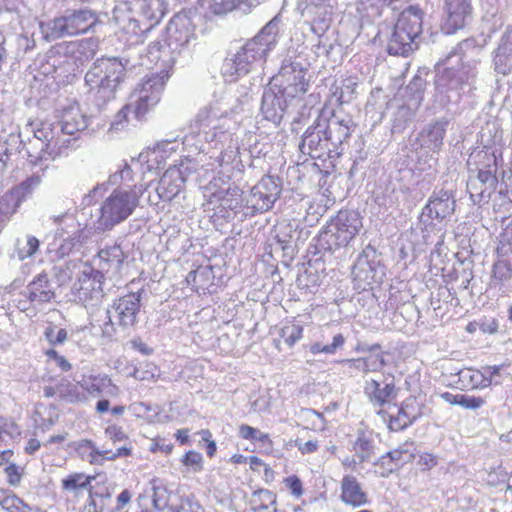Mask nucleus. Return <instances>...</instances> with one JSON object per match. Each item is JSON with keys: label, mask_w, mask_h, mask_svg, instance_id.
I'll list each match as a JSON object with an SVG mask.
<instances>
[{"label": "nucleus", "mask_w": 512, "mask_h": 512, "mask_svg": "<svg viewBox=\"0 0 512 512\" xmlns=\"http://www.w3.org/2000/svg\"><path fill=\"white\" fill-rule=\"evenodd\" d=\"M145 189L142 185L134 186L131 190L115 189L102 203L95 229L102 232L111 230L126 220L139 205V198Z\"/></svg>", "instance_id": "9"}, {"label": "nucleus", "mask_w": 512, "mask_h": 512, "mask_svg": "<svg viewBox=\"0 0 512 512\" xmlns=\"http://www.w3.org/2000/svg\"><path fill=\"white\" fill-rule=\"evenodd\" d=\"M306 74L307 68L299 57H287L282 61L278 74L272 78L270 84L290 99H295L307 92L309 83L305 78Z\"/></svg>", "instance_id": "10"}, {"label": "nucleus", "mask_w": 512, "mask_h": 512, "mask_svg": "<svg viewBox=\"0 0 512 512\" xmlns=\"http://www.w3.org/2000/svg\"><path fill=\"white\" fill-rule=\"evenodd\" d=\"M281 191L282 187L278 178L270 175L264 176L252 187L245 198L246 207L251 209L252 214L267 212L280 197Z\"/></svg>", "instance_id": "13"}, {"label": "nucleus", "mask_w": 512, "mask_h": 512, "mask_svg": "<svg viewBox=\"0 0 512 512\" xmlns=\"http://www.w3.org/2000/svg\"><path fill=\"white\" fill-rule=\"evenodd\" d=\"M195 25L186 13H177L166 27L163 41L149 45L148 53L163 62L175 63L182 53L190 51L196 44Z\"/></svg>", "instance_id": "3"}, {"label": "nucleus", "mask_w": 512, "mask_h": 512, "mask_svg": "<svg viewBox=\"0 0 512 512\" xmlns=\"http://www.w3.org/2000/svg\"><path fill=\"white\" fill-rule=\"evenodd\" d=\"M89 125V118L78 106H70L63 110L61 120L57 123L58 130L66 135H74L84 131Z\"/></svg>", "instance_id": "28"}, {"label": "nucleus", "mask_w": 512, "mask_h": 512, "mask_svg": "<svg viewBox=\"0 0 512 512\" xmlns=\"http://www.w3.org/2000/svg\"><path fill=\"white\" fill-rule=\"evenodd\" d=\"M492 69L503 76L512 72V28H506L492 52Z\"/></svg>", "instance_id": "22"}, {"label": "nucleus", "mask_w": 512, "mask_h": 512, "mask_svg": "<svg viewBox=\"0 0 512 512\" xmlns=\"http://www.w3.org/2000/svg\"><path fill=\"white\" fill-rule=\"evenodd\" d=\"M481 60H469V61H461V66L456 68L459 76L461 77V81L465 87H469V89H475Z\"/></svg>", "instance_id": "38"}, {"label": "nucleus", "mask_w": 512, "mask_h": 512, "mask_svg": "<svg viewBox=\"0 0 512 512\" xmlns=\"http://www.w3.org/2000/svg\"><path fill=\"white\" fill-rule=\"evenodd\" d=\"M427 81L421 75H415L406 87L407 97L418 106L424 97Z\"/></svg>", "instance_id": "44"}, {"label": "nucleus", "mask_w": 512, "mask_h": 512, "mask_svg": "<svg viewBox=\"0 0 512 512\" xmlns=\"http://www.w3.org/2000/svg\"><path fill=\"white\" fill-rule=\"evenodd\" d=\"M124 242V238H103L98 243V252L95 256H127Z\"/></svg>", "instance_id": "41"}, {"label": "nucleus", "mask_w": 512, "mask_h": 512, "mask_svg": "<svg viewBox=\"0 0 512 512\" xmlns=\"http://www.w3.org/2000/svg\"><path fill=\"white\" fill-rule=\"evenodd\" d=\"M374 465L380 466L383 469V472H381V476L387 477L394 471L398 470L399 468L395 465V463L390 459L388 456V453L382 455L375 463Z\"/></svg>", "instance_id": "64"}, {"label": "nucleus", "mask_w": 512, "mask_h": 512, "mask_svg": "<svg viewBox=\"0 0 512 512\" xmlns=\"http://www.w3.org/2000/svg\"><path fill=\"white\" fill-rule=\"evenodd\" d=\"M99 23L97 12L88 9H67L58 17L40 23V30L47 41L88 33Z\"/></svg>", "instance_id": "7"}, {"label": "nucleus", "mask_w": 512, "mask_h": 512, "mask_svg": "<svg viewBox=\"0 0 512 512\" xmlns=\"http://www.w3.org/2000/svg\"><path fill=\"white\" fill-rule=\"evenodd\" d=\"M376 261L369 258H357L356 262L352 265L351 274L354 279L360 281H374L376 277Z\"/></svg>", "instance_id": "37"}, {"label": "nucleus", "mask_w": 512, "mask_h": 512, "mask_svg": "<svg viewBox=\"0 0 512 512\" xmlns=\"http://www.w3.org/2000/svg\"><path fill=\"white\" fill-rule=\"evenodd\" d=\"M446 18L442 25L445 34H454L464 28L472 18L471 0H444Z\"/></svg>", "instance_id": "18"}, {"label": "nucleus", "mask_w": 512, "mask_h": 512, "mask_svg": "<svg viewBox=\"0 0 512 512\" xmlns=\"http://www.w3.org/2000/svg\"><path fill=\"white\" fill-rule=\"evenodd\" d=\"M109 258H99L98 267H94L91 263H80L78 261H70L66 269L61 270L59 280L65 281L71 278L70 266L73 268L79 267V275L77 281L72 286V294L76 302L81 303L85 307H95L104 296L103 282L104 273L103 269L108 265Z\"/></svg>", "instance_id": "5"}, {"label": "nucleus", "mask_w": 512, "mask_h": 512, "mask_svg": "<svg viewBox=\"0 0 512 512\" xmlns=\"http://www.w3.org/2000/svg\"><path fill=\"white\" fill-rule=\"evenodd\" d=\"M92 477H85L83 474L75 473L63 479L62 486L65 490H76L90 486Z\"/></svg>", "instance_id": "54"}, {"label": "nucleus", "mask_w": 512, "mask_h": 512, "mask_svg": "<svg viewBox=\"0 0 512 512\" xmlns=\"http://www.w3.org/2000/svg\"><path fill=\"white\" fill-rule=\"evenodd\" d=\"M496 133H497V131H496L494 125H492V127H490V125L487 124L486 127H483L481 129V131L479 132V141H480L483 149H485L486 151L482 150V151H478V152H473L471 154V157L472 158L480 157L483 152L485 153V155H487L488 150L491 149L492 146L495 144Z\"/></svg>", "instance_id": "47"}, {"label": "nucleus", "mask_w": 512, "mask_h": 512, "mask_svg": "<svg viewBox=\"0 0 512 512\" xmlns=\"http://www.w3.org/2000/svg\"><path fill=\"white\" fill-rule=\"evenodd\" d=\"M7 475V482L10 486L16 487L20 484L22 479V473L19 471V467L15 463H9L4 469Z\"/></svg>", "instance_id": "63"}, {"label": "nucleus", "mask_w": 512, "mask_h": 512, "mask_svg": "<svg viewBox=\"0 0 512 512\" xmlns=\"http://www.w3.org/2000/svg\"><path fill=\"white\" fill-rule=\"evenodd\" d=\"M57 390L59 397L69 403H76L85 399L78 386L66 378H62L57 382Z\"/></svg>", "instance_id": "42"}, {"label": "nucleus", "mask_w": 512, "mask_h": 512, "mask_svg": "<svg viewBox=\"0 0 512 512\" xmlns=\"http://www.w3.org/2000/svg\"><path fill=\"white\" fill-rule=\"evenodd\" d=\"M217 114L213 113V111L209 108L201 109L195 117L193 128L197 129V133H204L205 140H208V134L211 129H215L217 127Z\"/></svg>", "instance_id": "40"}, {"label": "nucleus", "mask_w": 512, "mask_h": 512, "mask_svg": "<svg viewBox=\"0 0 512 512\" xmlns=\"http://www.w3.org/2000/svg\"><path fill=\"white\" fill-rule=\"evenodd\" d=\"M299 150L312 159L334 158L319 116L302 135Z\"/></svg>", "instance_id": "16"}, {"label": "nucleus", "mask_w": 512, "mask_h": 512, "mask_svg": "<svg viewBox=\"0 0 512 512\" xmlns=\"http://www.w3.org/2000/svg\"><path fill=\"white\" fill-rule=\"evenodd\" d=\"M411 405L408 401H405L401 404L398 409V413L395 416H389L385 410H379L378 415H380L385 421L387 417H389L388 428L391 431H402L412 425L414 421L417 419L418 415L412 413L410 411Z\"/></svg>", "instance_id": "32"}, {"label": "nucleus", "mask_w": 512, "mask_h": 512, "mask_svg": "<svg viewBox=\"0 0 512 512\" xmlns=\"http://www.w3.org/2000/svg\"><path fill=\"white\" fill-rule=\"evenodd\" d=\"M303 327L298 324L285 325L280 330V336L284 342L292 347L302 337Z\"/></svg>", "instance_id": "52"}, {"label": "nucleus", "mask_w": 512, "mask_h": 512, "mask_svg": "<svg viewBox=\"0 0 512 512\" xmlns=\"http://www.w3.org/2000/svg\"><path fill=\"white\" fill-rule=\"evenodd\" d=\"M280 22L279 16H275L231 58H226L222 68L224 75L243 76L261 66L277 44Z\"/></svg>", "instance_id": "2"}, {"label": "nucleus", "mask_w": 512, "mask_h": 512, "mask_svg": "<svg viewBox=\"0 0 512 512\" xmlns=\"http://www.w3.org/2000/svg\"><path fill=\"white\" fill-rule=\"evenodd\" d=\"M25 295L29 297L30 301L36 304H43L50 302L55 293L51 288L47 274L41 273L30 282L25 290Z\"/></svg>", "instance_id": "29"}, {"label": "nucleus", "mask_w": 512, "mask_h": 512, "mask_svg": "<svg viewBox=\"0 0 512 512\" xmlns=\"http://www.w3.org/2000/svg\"><path fill=\"white\" fill-rule=\"evenodd\" d=\"M499 322L494 317L483 316L479 318V331L483 334L494 335L498 332Z\"/></svg>", "instance_id": "59"}, {"label": "nucleus", "mask_w": 512, "mask_h": 512, "mask_svg": "<svg viewBox=\"0 0 512 512\" xmlns=\"http://www.w3.org/2000/svg\"><path fill=\"white\" fill-rule=\"evenodd\" d=\"M414 111L409 106H401L396 114L392 126V132H401L405 129L407 123L411 122L414 118Z\"/></svg>", "instance_id": "49"}, {"label": "nucleus", "mask_w": 512, "mask_h": 512, "mask_svg": "<svg viewBox=\"0 0 512 512\" xmlns=\"http://www.w3.org/2000/svg\"><path fill=\"white\" fill-rule=\"evenodd\" d=\"M364 394L373 406L382 407L396 399L398 389L393 379L390 381L387 378L382 381L370 379L365 381Z\"/></svg>", "instance_id": "21"}, {"label": "nucleus", "mask_w": 512, "mask_h": 512, "mask_svg": "<svg viewBox=\"0 0 512 512\" xmlns=\"http://www.w3.org/2000/svg\"><path fill=\"white\" fill-rule=\"evenodd\" d=\"M164 0H130L113 9V19L129 33L140 34L156 26L166 13Z\"/></svg>", "instance_id": "4"}, {"label": "nucleus", "mask_w": 512, "mask_h": 512, "mask_svg": "<svg viewBox=\"0 0 512 512\" xmlns=\"http://www.w3.org/2000/svg\"><path fill=\"white\" fill-rule=\"evenodd\" d=\"M253 94V87L249 81H247V83L237 85L234 94L231 95L230 98L235 99L238 104L231 107V112H238V110H241L243 105L249 103Z\"/></svg>", "instance_id": "46"}, {"label": "nucleus", "mask_w": 512, "mask_h": 512, "mask_svg": "<svg viewBox=\"0 0 512 512\" xmlns=\"http://www.w3.org/2000/svg\"><path fill=\"white\" fill-rule=\"evenodd\" d=\"M46 340L53 346L63 344L68 338V332L64 328L57 329L56 326L49 324L44 330Z\"/></svg>", "instance_id": "53"}, {"label": "nucleus", "mask_w": 512, "mask_h": 512, "mask_svg": "<svg viewBox=\"0 0 512 512\" xmlns=\"http://www.w3.org/2000/svg\"><path fill=\"white\" fill-rule=\"evenodd\" d=\"M423 11L409 6L398 17L387 43L390 55L407 57L418 47L417 39L422 33Z\"/></svg>", "instance_id": "8"}, {"label": "nucleus", "mask_w": 512, "mask_h": 512, "mask_svg": "<svg viewBox=\"0 0 512 512\" xmlns=\"http://www.w3.org/2000/svg\"><path fill=\"white\" fill-rule=\"evenodd\" d=\"M319 118L334 157L341 156L344 152V144L355 128L352 118L349 116L340 117L335 113H332L330 117L321 114Z\"/></svg>", "instance_id": "15"}, {"label": "nucleus", "mask_w": 512, "mask_h": 512, "mask_svg": "<svg viewBox=\"0 0 512 512\" xmlns=\"http://www.w3.org/2000/svg\"><path fill=\"white\" fill-rule=\"evenodd\" d=\"M31 126L33 139H37L43 143L56 144V151H58L61 146L66 145V141H60L59 139L57 124L41 121L35 125L31 124Z\"/></svg>", "instance_id": "35"}, {"label": "nucleus", "mask_w": 512, "mask_h": 512, "mask_svg": "<svg viewBox=\"0 0 512 512\" xmlns=\"http://www.w3.org/2000/svg\"><path fill=\"white\" fill-rule=\"evenodd\" d=\"M293 100L270 84L262 94L260 112L263 119L272 122L276 126L280 125L289 104Z\"/></svg>", "instance_id": "17"}, {"label": "nucleus", "mask_w": 512, "mask_h": 512, "mask_svg": "<svg viewBox=\"0 0 512 512\" xmlns=\"http://www.w3.org/2000/svg\"><path fill=\"white\" fill-rule=\"evenodd\" d=\"M23 188L15 186L0 197V228L10 219L24 201Z\"/></svg>", "instance_id": "33"}, {"label": "nucleus", "mask_w": 512, "mask_h": 512, "mask_svg": "<svg viewBox=\"0 0 512 512\" xmlns=\"http://www.w3.org/2000/svg\"><path fill=\"white\" fill-rule=\"evenodd\" d=\"M406 446L407 444L387 452L390 459H392L398 468H400L404 463L409 462L414 457Z\"/></svg>", "instance_id": "56"}, {"label": "nucleus", "mask_w": 512, "mask_h": 512, "mask_svg": "<svg viewBox=\"0 0 512 512\" xmlns=\"http://www.w3.org/2000/svg\"><path fill=\"white\" fill-rule=\"evenodd\" d=\"M493 277L500 281L508 280L512 276V258H498L493 264Z\"/></svg>", "instance_id": "50"}, {"label": "nucleus", "mask_w": 512, "mask_h": 512, "mask_svg": "<svg viewBox=\"0 0 512 512\" xmlns=\"http://www.w3.org/2000/svg\"><path fill=\"white\" fill-rule=\"evenodd\" d=\"M143 292L144 289H140L137 292H131L119 298L114 303L119 325L122 327H131L136 323Z\"/></svg>", "instance_id": "24"}, {"label": "nucleus", "mask_w": 512, "mask_h": 512, "mask_svg": "<svg viewBox=\"0 0 512 512\" xmlns=\"http://www.w3.org/2000/svg\"><path fill=\"white\" fill-rule=\"evenodd\" d=\"M341 500L354 507H359L367 503V495L362 490L356 477L345 475L341 481Z\"/></svg>", "instance_id": "30"}, {"label": "nucleus", "mask_w": 512, "mask_h": 512, "mask_svg": "<svg viewBox=\"0 0 512 512\" xmlns=\"http://www.w3.org/2000/svg\"><path fill=\"white\" fill-rule=\"evenodd\" d=\"M498 256H508L512 254V228L510 232L502 235L499 245L496 247Z\"/></svg>", "instance_id": "62"}, {"label": "nucleus", "mask_w": 512, "mask_h": 512, "mask_svg": "<svg viewBox=\"0 0 512 512\" xmlns=\"http://www.w3.org/2000/svg\"><path fill=\"white\" fill-rule=\"evenodd\" d=\"M353 448L356 451L360 462L363 463L369 461L370 456L373 454L374 444L365 431L359 430Z\"/></svg>", "instance_id": "43"}, {"label": "nucleus", "mask_w": 512, "mask_h": 512, "mask_svg": "<svg viewBox=\"0 0 512 512\" xmlns=\"http://www.w3.org/2000/svg\"><path fill=\"white\" fill-rule=\"evenodd\" d=\"M156 482L157 480H153L152 504L155 509L161 511L168 506L170 493L164 485H156Z\"/></svg>", "instance_id": "51"}, {"label": "nucleus", "mask_w": 512, "mask_h": 512, "mask_svg": "<svg viewBox=\"0 0 512 512\" xmlns=\"http://www.w3.org/2000/svg\"><path fill=\"white\" fill-rule=\"evenodd\" d=\"M184 183L185 179L180 169L176 167L167 169L155 188L157 199H162V201L173 200L181 192Z\"/></svg>", "instance_id": "27"}, {"label": "nucleus", "mask_w": 512, "mask_h": 512, "mask_svg": "<svg viewBox=\"0 0 512 512\" xmlns=\"http://www.w3.org/2000/svg\"><path fill=\"white\" fill-rule=\"evenodd\" d=\"M357 83L352 78L344 79L334 91V97L340 104L350 103L356 94Z\"/></svg>", "instance_id": "45"}, {"label": "nucleus", "mask_w": 512, "mask_h": 512, "mask_svg": "<svg viewBox=\"0 0 512 512\" xmlns=\"http://www.w3.org/2000/svg\"><path fill=\"white\" fill-rule=\"evenodd\" d=\"M181 461L185 466L193 467L196 472H200L203 469V456L200 452L190 450L183 456Z\"/></svg>", "instance_id": "58"}, {"label": "nucleus", "mask_w": 512, "mask_h": 512, "mask_svg": "<svg viewBox=\"0 0 512 512\" xmlns=\"http://www.w3.org/2000/svg\"><path fill=\"white\" fill-rule=\"evenodd\" d=\"M364 361L367 372L378 371L386 365L383 353H376L374 355L364 357Z\"/></svg>", "instance_id": "60"}, {"label": "nucleus", "mask_w": 512, "mask_h": 512, "mask_svg": "<svg viewBox=\"0 0 512 512\" xmlns=\"http://www.w3.org/2000/svg\"><path fill=\"white\" fill-rule=\"evenodd\" d=\"M164 85V77L159 74H152L143 81L131 95L129 103L115 115L111 128L113 130L123 129L125 123L131 121L130 116L136 121H142L150 109L159 102Z\"/></svg>", "instance_id": "6"}, {"label": "nucleus", "mask_w": 512, "mask_h": 512, "mask_svg": "<svg viewBox=\"0 0 512 512\" xmlns=\"http://www.w3.org/2000/svg\"><path fill=\"white\" fill-rule=\"evenodd\" d=\"M124 57L97 58L85 74L87 96L94 107L101 111L116 98L127 77V70L134 67Z\"/></svg>", "instance_id": "1"}, {"label": "nucleus", "mask_w": 512, "mask_h": 512, "mask_svg": "<svg viewBox=\"0 0 512 512\" xmlns=\"http://www.w3.org/2000/svg\"><path fill=\"white\" fill-rule=\"evenodd\" d=\"M450 124L449 118L441 117L425 125L418 136L420 146L432 152H439Z\"/></svg>", "instance_id": "20"}, {"label": "nucleus", "mask_w": 512, "mask_h": 512, "mask_svg": "<svg viewBox=\"0 0 512 512\" xmlns=\"http://www.w3.org/2000/svg\"><path fill=\"white\" fill-rule=\"evenodd\" d=\"M265 1L266 0H211L210 9L216 15H223L235 8L246 11L244 7L250 9Z\"/></svg>", "instance_id": "36"}, {"label": "nucleus", "mask_w": 512, "mask_h": 512, "mask_svg": "<svg viewBox=\"0 0 512 512\" xmlns=\"http://www.w3.org/2000/svg\"><path fill=\"white\" fill-rule=\"evenodd\" d=\"M306 13L311 15V19L308 22L310 31L314 33L319 41L314 45V52L320 54V50L324 48L322 46V37L329 29L332 21V13L330 9L325 5H312L306 7Z\"/></svg>", "instance_id": "25"}, {"label": "nucleus", "mask_w": 512, "mask_h": 512, "mask_svg": "<svg viewBox=\"0 0 512 512\" xmlns=\"http://www.w3.org/2000/svg\"><path fill=\"white\" fill-rule=\"evenodd\" d=\"M296 249V243L290 235L284 234L271 236L265 243L262 256H273L282 253V256H293Z\"/></svg>", "instance_id": "34"}, {"label": "nucleus", "mask_w": 512, "mask_h": 512, "mask_svg": "<svg viewBox=\"0 0 512 512\" xmlns=\"http://www.w3.org/2000/svg\"><path fill=\"white\" fill-rule=\"evenodd\" d=\"M49 59L58 77L75 75L83 64V51L77 42H63L50 50Z\"/></svg>", "instance_id": "14"}, {"label": "nucleus", "mask_w": 512, "mask_h": 512, "mask_svg": "<svg viewBox=\"0 0 512 512\" xmlns=\"http://www.w3.org/2000/svg\"><path fill=\"white\" fill-rule=\"evenodd\" d=\"M498 179L491 170L479 169L476 176L469 177L467 191L474 204L488 202L494 193Z\"/></svg>", "instance_id": "19"}, {"label": "nucleus", "mask_w": 512, "mask_h": 512, "mask_svg": "<svg viewBox=\"0 0 512 512\" xmlns=\"http://www.w3.org/2000/svg\"><path fill=\"white\" fill-rule=\"evenodd\" d=\"M362 220L358 212L340 210L328 223L322 238L329 245L346 246L359 232Z\"/></svg>", "instance_id": "12"}, {"label": "nucleus", "mask_w": 512, "mask_h": 512, "mask_svg": "<svg viewBox=\"0 0 512 512\" xmlns=\"http://www.w3.org/2000/svg\"><path fill=\"white\" fill-rule=\"evenodd\" d=\"M484 403L485 400L482 397L462 394L461 399L459 401V406L465 409L477 410L480 407H482Z\"/></svg>", "instance_id": "61"}, {"label": "nucleus", "mask_w": 512, "mask_h": 512, "mask_svg": "<svg viewBox=\"0 0 512 512\" xmlns=\"http://www.w3.org/2000/svg\"><path fill=\"white\" fill-rule=\"evenodd\" d=\"M216 277V273L214 270V266L212 265H200L197 269L192 270L188 274V279L193 278V281L196 282L197 279L201 281H209L210 279H214Z\"/></svg>", "instance_id": "57"}, {"label": "nucleus", "mask_w": 512, "mask_h": 512, "mask_svg": "<svg viewBox=\"0 0 512 512\" xmlns=\"http://www.w3.org/2000/svg\"><path fill=\"white\" fill-rule=\"evenodd\" d=\"M22 140L19 136L9 135V137L0 141V174L4 172L11 157L19 152Z\"/></svg>", "instance_id": "39"}, {"label": "nucleus", "mask_w": 512, "mask_h": 512, "mask_svg": "<svg viewBox=\"0 0 512 512\" xmlns=\"http://www.w3.org/2000/svg\"><path fill=\"white\" fill-rule=\"evenodd\" d=\"M21 146L26 151L29 164L40 166L41 171L48 167V163L54 160L58 153L56 144L43 143L33 138H29L27 142L22 140Z\"/></svg>", "instance_id": "23"}, {"label": "nucleus", "mask_w": 512, "mask_h": 512, "mask_svg": "<svg viewBox=\"0 0 512 512\" xmlns=\"http://www.w3.org/2000/svg\"><path fill=\"white\" fill-rule=\"evenodd\" d=\"M464 84L455 67L438 68L435 75V89L439 95H446V102L452 101L450 92L459 98V91L464 89Z\"/></svg>", "instance_id": "26"}, {"label": "nucleus", "mask_w": 512, "mask_h": 512, "mask_svg": "<svg viewBox=\"0 0 512 512\" xmlns=\"http://www.w3.org/2000/svg\"><path fill=\"white\" fill-rule=\"evenodd\" d=\"M456 200L454 191L444 187H436L422 208L419 224L423 230H432L436 223H442L455 212Z\"/></svg>", "instance_id": "11"}, {"label": "nucleus", "mask_w": 512, "mask_h": 512, "mask_svg": "<svg viewBox=\"0 0 512 512\" xmlns=\"http://www.w3.org/2000/svg\"><path fill=\"white\" fill-rule=\"evenodd\" d=\"M509 477L510 475L506 469L499 465L497 468H493L487 473L486 482L488 485L496 487L507 483Z\"/></svg>", "instance_id": "55"}, {"label": "nucleus", "mask_w": 512, "mask_h": 512, "mask_svg": "<svg viewBox=\"0 0 512 512\" xmlns=\"http://www.w3.org/2000/svg\"><path fill=\"white\" fill-rule=\"evenodd\" d=\"M487 45V37H469L458 43L457 47L450 53L460 56L461 61L481 60L478 56Z\"/></svg>", "instance_id": "31"}, {"label": "nucleus", "mask_w": 512, "mask_h": 512, "mask_svg": "<svg viewBox=\"0 0 512 512\" xmlns=\"http://www.w3.org/2000/svg\"><path fill=\"white\" fill-rule=\"evenodd\" d=\"M0 493L3 495L2 497L0 496V505L2 508L10 512H25L26 509L30 510V507L15 494H6L3 490H0Z\"/></svg>", "instance_id": "48"}]
</instances>
